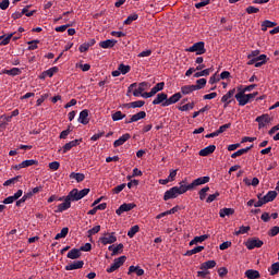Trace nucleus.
I'll use <instances>...</instances> for the list:
<instances>
[{"label":"nucleus","instance_id":"obj_9","mask_svg":"<svg viewBox=\"0 0 279 279\" xmlns=\"http://www.w3.org/2000/svg\"><path fill=\"white\" fill-rule=\"evenodd\" d=\"M255 121L256 123H258V130H263V128L267 126V123H271V118L269 117V114L264 113L262 116H258Z\"/></svg>","mask_w":279,"mask_h":279},{"label":"nucleus","instance_id":"obj_54","mask_svg":"<svg viewBox=\"0 0 279 279\" xmlns=\"http://www.w3.org/2000/svg\"><path fill=\"white\" fill-rule=\"evenodd\" d=\"M21 178V175H17V177H14V178H11L9 180H7L4 183H3V186H11V184H16V181Z\"/></svg>","mask_w":279,"mask_h":279},{"label":"nucleus","instance_id":"obj_53","mask_svg":"<svg viewBox=\"0 0 279 279\" xmlns=\"http://www.w3.org/2000/svg\"><path fill=\"white\" fill-rule=\"evenodd\" d=\"M219 195H221L219 192H216L215 194H210L206 198V204H213V202H215V199H217V197H219Z\"/></svg>","mask_w":279,"mask_h":279},{"label":"nucleus","instance_id":"obj_18","mask_svg":"<svg viewBox=\"0 0 279 279\" xmlns=\"http://www.w3.org/2000/svg\"><path fill=\"white\" fill-rule=\"evenodd\" d=\"M264 242L258 239H252L246 242L247 250H254L255 247H263Z\"/></svg>","mask_w":279,"mask_h":279},{"label":"nucleus","instance_id":"obj_56","mask_svg":"<svg viewBox=\"0 0 279 279\" xmlns=\"http://www.w3.org/2000/svg\"><path fill=\"white\" fill-rule=\"evenodd\" d=\"M141 175H143V171L138 170V168H134L133 169V174L129 175L126 178H128V180H132V178H138Z\"/></svg>","mask_w":279,"mask_h":279},{"label":"nucleus","instance_id":"obj_21","mask_svg":"<svg viewBox=\"0 0 279 279\" xmlns=\"http://www.w3.org/2000/svg\"><path fill=\"white\" fill-rule=\"evenodd\" d=\"M66 257L70 258L71 260H77V258L82 257V252L80 248H72L71 251L68 252Z\"/></svg>","mask_w":279,"mask_h":279},{"label":"nucleus","instance_id":"obj_35","mask_svg":"<svg viewBox=\"0 0 279 279\" xmlns=\"http://www.w3.org/2000/svg\"><path fill=\"white\" fill-rule=\"evenodd\" d=\"M252 147H254V145H251L246 148L239 149L238 151H235L231 155V158H239V156H243V154H247V151H250V149H252Z\"/></svg>","mask_w":279,"mask_h":279},{"label":"nucleus","instance_id":"obj_43","mask_svg":"<svg viewBox=\"0 0 279 279\" xmlns=\"http://www.w3.org/2000/svg\"><path fill=\"white\" fill-rule=\"evenodd\" d=\"M134 21H138V14H136V13L129 15L124 21V25H132V23H134Z\"/></svg>","mask_w":279,"mask_h":279},{"label":"nucleus","instance_id":"obj_16","mask_svg":"<svg viewBox=\"0 0 279 279\" xmlns=\"http://www.w3.org/2000/svg\"><path fill=\"white\" fill-rule=\"evenodd\" d=\"M167 97L169 96L166 93L158 94L156 98L153 100V106L161 105L162 108H165V101H167Z\"/></svg>","mask_w":279,"mask_h":279},{"label":"nucleus","instance_id":"obj_13","mask_svg":"<svg viewBox=\"0 0 279 279\" xmlns=\"http://www.w3.org/2000/svg\"><path fill=\"white\" fill-rule=\"evenodd\" d=\"M182 99V94L175 93L170 98H167V100L163 102V108H167V106H173V104H178Z\"/></svg>","mask_w":279,"mask_h":279},{"label":"nucleus","instance_id":"obj_2","mask_svg":"<svg viewBox=\"0 0 279 279\" xmlns=\"http://www.w3.org/2000/svg\"><path fill=\"white\" fill-rule=\"evenodd\" d=\"M89 193L90 189H83L81 191L77 189H73L68 195L70 196V199H72V202H80V199H84V197H86V195H88Z\"/></svg>","mask_w":279,"mask_h":279},{"label":"nucleus","instance_id":"obj_25","mask_svg":"<svg viewBox=\"0 0 279 279\" xmlns=\"http://www.w3.org/2000/svg\"><path fill=\"white\" fill-rule=\"evenodd\" d=\"M58 66L50 68L41 73L39 76L40 80H45V77H51L52 75H56L58 73Z\"/></svg>","mask_w":279,"mask_h":279},{"label":"nucleus","instance_id":"obj_23","mask_svg":"<svg viewBox=\"0 0 279 279\" xmlns=\"http://www.w3.org/2000/svg\"><path fill=\"white\" fill-rule=\"evenodd\" d=\"M132 274H136V276H144L145 270L143 268H141L140 266H130L128 276H132Z\"/></svg>","mask_w":279,"mask_h":279},{"label":"nucleus","instance_id":"obj_33","mask_svg":"<svg viewBox=\"0 0 279 279\" xmlns=\"http://www.w3.org/2000/svg\"><path fill=\"white\" fill-rule=\"evenodd\" d=\"M276 25H278L276 22L266 20V21L262 22V32H267V29H269L271 27H276Z\"/></svg>","mask_w":279,"mask_h":279},{"label":"nucleus","instance_id":"obj_30","mask_svg":"<svg viewBox=\"0 0 279 279\" xmlns=\"http://www.w3.org/2000/svg\"><path fill=\"white\" fill-rule=\"evenodd\" d=\"M276 197H278V192L269 191L263 198L266 202V204H269V202H274Z\"/></svg>","mask_w":279,"mask_h":279},{"label":"nucleus","instance_id":"obj_5","mask_svg":"<svg viewBox=\"0 0 279 279\" xmlns=\"http://www.w3.org/2000/svg\"><path fill=\"white\" fill-rule=\"evenodd\" d=\"M210 182V177H201L195 179L192 183L187 184L185 183V189L187 191H193L194 189H197V186H202L203 184H208Z\"/></svg>","mask_w":279,"mask_h":279},{"label":"nucleus","instance_id":"obj_4","mask_svg":"<svg viewBox=\"0 0 279 279\" xmlns=\"http://www.w3.org/2000/svg\"><path fill=\"white\" fill-rule=\"evenodd\" d=\"M186 51L190 53H196V56H204V53H206V44L204 41H197L187 48Z\"/></svg>","mask_w":279,"mask_h":279},{"label":"nucleus","instance_id":"obj_50","mask_svg":"<svg viewBox=\"0 0 279 279\" xmlns=\"http://www.w3.org/2000/svg\"><path fill=\"white\" fill-rule=\"evenodd\" d=\"M25 14V16H34V14H36V10L29 11V5L25 7L22 10V16Z\"/></svg>","mask_w":279,"mask_h":279},{"label":"nucleus","instance_id":"obj_64","mask_svg":"<svg viewBox=\"0 0 279 279\" xmlns=\"http://www.w3.org/2000/svg\"><path fill=\"white\" fill-rule=\"evenodd\" d=\"M10 8V0H2L0 2V10H8Z\"/></svg>","mask_w":279,"mask_h":279},{"label":"nucleus","instance_id":"obj_12","mask_svg":"<svg viewBox=\"0 0 279 279\" xmlns=\"http://www.w3.org/2000/svg\"><path fill=\"white\" fill-rule=\"evenodd\" d=\"M72 198L69 194L65 196L64 202L58 205V209L54 213H64V210H69L71 208Z\"/></svg>","mask_w":279,"mask_h":279},{"label":"nucleus","instance_id":"obj_15","mask_svg":"<svg viewBox=\"0 0 279 279\" xmlns=\"http://www.w3.org/2000/svg\"><path fill=\"white\" fill-rule=\"evenodd\" d=\"M88 109L82 110L78 116V123H82V125H88L90 123V119L88 118Z\"/></svg>","mask_w":279,"mask_h":279},{"label":"nucleus","instance_id":"obj_42","mask_svg":"<svg viewBox=\"0 0 279 279\" xmlns=\"http://www.w3.org/2000/svg\"><path fill=\"white\" fill-rule=\"evenodd\" d=\"M22 169H27V167H33V165H38V160L36 159H28L21 162Z\"/></svg>","mask_w":279,"mask_h":279},{"label":"nucleus","instance_id":"obj_7","mask_svg":"<svg viewBox=\"0 0 279 279\" xmlns=\"http://www.w3.org/2000/svg\"><path fill=\"white\" fill-rule=\"evenodd\" d=\"M165 88V82H160L157 83L151 89L150 92H145L142 94V97L144 99H149V97H154V95H156V93H160V90H163Z\"/></svg>","mask_w":279,"mask_h":279},{"label":"nucleus","instance_id":"obj_3","mask_svg":"<svg viewBox=\"0 0 279 279\" xmlns=\"http://www.w3.org/2000/svg\"><path fill=\"white\" fill-rule=\"evenodd\" d=\"M239 106H247L250 101H254V96L251 94H245V90H241L234 95Z\"/></svg>","mask_w":279,"mask_h":279},{"label":"nucleus","instance_id":"obj_34","mask_svg":"<svg viewBox=\"0 0 279 279\" xmlns=\"http://www.w3.org/2000/svg\"><path fill=\"white\" fill-rule=\"evenodd\" d=\"M70 180H76V182H84V180H86V175H84V173L72 172L70 174Z\"/></svg>","mask_w":279,"mask_h":279},{"label":"nucleus","instance_id":"obj_52","mask_svg":"<svg viewBox=\"0 0 279 279\" xmlns=\"http://www.w3.org/2000/svg\"><path fill=\"white\" fill-rule=\"evenodd\" d=\"M248 230H251L250 226H242L238 231H235V234L236 236H239V234H247Z\"/></svg>","mask_w":279,"mask_h":279},{"label":"nucleus","instance_id":"obj_27","mask_svg":"<svg viewBox=\"0 0 279 279\" xmlns=\"http://www.w3.org/2000/svg\"><path fill=\"white\" fill-rule=\"evenodd\" d=\"M143 106H145L144 100H136L129 104H124L123 108H143Z\"/></svg>","mask_w":279,"mask_h":279},{"label":"nucleus","instance_id":"obj_19","mask_svg":"<svg viewBox=\"0 0 279 279\" xmlns=\"http://www.w3.org/2000/svg\"><path fill=\"white\" fill-rule=\"evenodd\" d=\"M84 267V260H76L65 266V271H73L75 269H82Z\"/></svg>","mask_w":279,"mask_h":279},{"label":"nucleus","instance_id":"obj_60","mask_svg":"<svg viewBox=\"0 0 279 279\" xmlns=\"http://www.w3.org/2000/svg\"><path fill=\"white\" fill-rule=\"evenodd\" d=\"M268 234H269L270 236H278V234H279V227H278V226L272 227V228L268 231Z\"/></svg>","mask_w":279,"mask_h":279},{"label":"nucleus","instance_id":"obj_45","mask_svg":"<svg viewBox=\"0 0 279 279\" xmlns=\"http://www.w3.org/2000/svg\"><path fill=\"white\" fill-rule=\"evenodd\" d=\"M112 121H122V119H125V114L121 111H116L111 114Z\"/></svg>","mask_w":279,"mask_h":279},{"label":"nucleus","instance_id":"obj_58","mask_svg":"<svg viewBox=\"0 0 279 279\" xmlns=\"http://www.w3.org/2000/svg\"><path fill=\"white\" fill-rule=\"evenodd\" d=\"M230 128H232V123H227L221 125L217 132L218 134H223V132H226V130H230Z\"/></svg>","mask_w":279,"mask_h":279},{"label":"nucleus","instance_id":"obj_14","mask_svg":"<svg viewBox=\"0 0 279 279\" xmlns=\"http://www.w3.org/2000/svg\"><path fill=\"white\" fill-rule=\"evenodd\" d=\"M148 86H149V83H147V82L140 83L138 88L133 90V96L134 97H143V93H145V90H147Z\"/></svg>","mask_w":279,"mask_h":279},{"label":"nucleus","instance_id":"obj_17","mask_svg":"<svg viewBox=\"0 0 279 279\" xmlns=\"http://www.w3.org/2000/svg\"><path fill=\"white\" fill-rule=\"evenodd\" d=\"M130 138H132L130 133L123 134L122 136L119 137V140H116L113 142V147H121V145H125V143H128Z\"/></svg>","mask_w":279,"mask_h":279},{"label":"nucleus","instance_id":"obj_57","mask_svg":"<svg viewBox=\"0 0 279 279\" xmlns=\"http://www.w3.org/2000/svg\"><path fill=\"white\" fill-rule=\"evenodd\" d=\"M101 230V226H95L94 228L89 229L88 236H93V234H97Z\"/></svg>","mask_w":279,"mask_h":279},{"label":"nucleus","instance_id":"obj_20","mask_svg":"<svg viewBox=\"0 0 279 279\" xmlns=\"http://www.w3.org/2000/svg\"><path fill=\"white\" fill-rule=\"evenodd\" d=\"M81 143H82V138L74 140V141L66 143L63 146V154H66V151H71V149H73V147H77V145H80Z\"/></svg>","mask_w":279,"mask_h":279},{"label":"nucleus","instance_id":"obj_63","mask_svg":"<svg viewBox=\"0 0 279 279\" xmlns=\"http://www.w3.org/2000/svg\"><path fill=\"white\" fill-rule=\"evenodd\" d=\"M49 169H51V171H58V169H60V163L58 161H52L49 163Z\"/></svg>","mask_w":279,"mask_h":279},{"label":"nucleus","instance_id":"obj_39","mask_svg":"<svg viewBox=\"0 0 279 279\" xmlns=\"http://www.w3.org/2000/svg\"><path fill=\"white\" fill-rule=\"evenodd\" d=\"M138 230H141V227H138L137 225L131 227V229L128 231V238L134 239V236H136V233L138 232Z\"/></svg>","mask_w":279,"mask_h":279},{"label":"nucleus","instance_id":"obj_8","mask_svg":"<svg viewBox=\"0 0 279 279\" xmlns=\"http://www.w3.org/2000/svg\"><path fill=\"white\" fill-rule=\"evenodd\" d=\"M145 117H147V112L140 111L133 116H129V118L124 120V123L130 125V123H136L137 121H141V119H145Z\"/></svg>","mask_w":279,"mask_h":279},{"label":"nucleus","instance_id":"obj_61","mask_svg":"<svg viewBox=\"0 0 279 279\" xmlns=\"http://www.w3.org/2000/svg\"><path fill=\"white\" fill-rule=\"evenodd\" d=\"M69 27H71V24H65V25L57 26L54 28V32H58V33L66 32V29H69Z\"/></svg>","mask_w":279,"mask_h":279},{"label":"nucleus","instance_id":"obj_11","mask_svg":"<svg viewBox=\"0 0 279 279\" xmlns=\"http://www.w3.org/2000/svg\"><path fill=\"white\" fill-rule=\"evenodd\" d=\"M114 232L106 233L105 236L100 238L99 241L102 245H111V243H117V235Z\"/></svg>","mask_w":279,"mask_h":279},{"label":"nucleus","instance_id":"obj_36","mask_svg":"<svg viewBox=\"0 0 279 279\" xmlns=\"http://www.w3.org/2000/svg\"><path fill=\"white\" fill-rule=\"evenodd\" d=\"M195 89V85H184L181 87V93L183 95H191V93H194Z\"/></svg>","mask_w":279,"mask_h":279},{"label":"nucleus","instance_id":"obj_10","mask_svg":"<svg viewBox=\"0 0 279 279\" xmlns=\"http://www.w3.org/2000/svg\"><path fill=\"white\" fill-rule=\"evenodd\" d=\"M136 208V204L134 203H123L117 210L116 214L121 217L123 213H130V210H134Z\"/></svg>","mask_w":279,"mask_h":279},{"label":"nucleus","instance_id":"obj_24","mask_svg":"<svg viewBox=\"0 0 279 279\" xmlns=\"http://www.w3.org/2000/svg\"><path fill=\"white\" fill-rule=\"evenodd\" d=\"M114 45H117V39H107L99 43V47H101V49H112Z\"/></svg>","mask_w":279,"mask_h":279},{"label":"nucleus","instance_id":"obj_28","mask_svg":"<svg viewBox=\"0 0 279 279\" xmlns=\"http://www.w3.org/2000/svg\"><path fill=\"white\" fill-rule=\"evenodd\" d=\"M13 36H14V33L0 36V46L5 47V45H10V40H12Z\"/></svg>","mask_w":279,"mask_h":279},{"label":"nucleus","instance_id":"obj_22","mask_svg":"<svg viewBox=\"0 0 279 279\" xmlns=\"http://www.w3.org/2000/svg\"><path fill=\"white\" fill-rule=\"evenodd\" d=\"M215 149H217V146L215 145H209L203 149L199 150L198 155L206 157V156H210V154H215Z\"/></svg>","mask_w":279,"mask_h":279},{"label":"nucleus","instance_id":"obj_26","mask_svg":"<svg viewBox=\"0 0 279 279\" xmlns=\"http://www.w3.org/2000/svg\"><path fill=\"white\" fill-rule=\"evenodd\" d=\"M236 93V88H232L230 89L227 94H225L222 97H221V101H230L232 104V101H234V95Z\"/></svg>","mask_w":279,"mask_h":279},{"label":"nucleus","instance_id":"obj_48","mask_svg":"<svg viewBox=\"0 0 279 279\" xmlns=\"http://www.w3.org/2000/svg\"><path fill=\"white\" fill-rule=\"evenodd\" d=\"M193 108H195V102H189L186 105L179 107V110L181 112H187V110H193Z\"/></svg>","mask_w":279,"mask_h":279},{"label":"nucleus","instance_id":"obj_31","mask_svg":"<svg viewBox=\"0 0 279 279\" xmlns=\"http://www.w3.org/2000/svg\"><path fill=\"white\" fill-rule=\"evenodd\" d=\"M215 267H217V262H215V260H207V262H204V263L201 265V269H202V270L215 269Z\"/></svg>","mask_w":279,"mask_h":279},{"label":"nucleus","instance_id":"obj_59","mask_svg":"<svg viewBox=\"0 0 279 279\" xmlns=\"http://www.w3.org/2000/svg\"><path fill=\"white\" fill-rule=\"evenodd\" d=\"M246 12L248 14H258V12H260V9L250 5L246 8Z\"/></svg>","mask_w":279,"mask_h":279},{"label":"nucleus","instance_id":"obj_51","mask_svg":"<svg viewBox=\"0 0 279 279\" xmlns=\"http://www.w3.org/2000/svg\"><path fill=\"white\" fill-rule=\"evenodd\" d=\"M38 43H40V40H38V39L28 41V45H29L28 50L34 51V50L38 49Z\"/></svg>","mask_w":279,"mask_h":279},{"label":"nucleus","instance_id":"obj_40","mask_svg":"<svg viewBox=\"0 0 279 279\" xmlns=\"http://www.w3.org/2000/svg\"><path fill=\"white\" fill-rule=\"evenodd\" d=\"M66 234H69V227L62 228L60 233H57L54 239L56 241H59V239H66Z\"/></svg>","mask_w":279,"mask_h":279},{"label":"nucleus","instance_id":"obj_55","mask_svg":"<svg viewBox=\"0 0 279 279\" xmlns=\"http://www.w3.org/2000/svg\"><path fill=\"white\" fill-rule=\"evenodd\" d=\"M210 1H215V0H201V2L195 4L196 10L205 8V5H208Z\"/></svg>","mask_w":279,"mask_h":279},{"label":"nucleus","instance_id":"obj_41","mask_svg":"<svg viewBox=\"0 0 279 279\" xmlns=\"http://www.w3.org/2000/svg\"><path fill=\"white\" fill-rule=\"evenodd\" d=\"M268 271L270 276H277L279 274V262L274 263L269 268Z\"/></svg>","mask_w":279,"mask_h":279},{"label":"nucleus","instance_id":"obj_32","mask_svg":"<svg viewBox=\"0 0 279 279\" xmlns=\"http://www.w3.org/2000/svg\"><path fill=\"white\" fill-rule=\"evenodd\" d=\"M4 75H11V77H16L23 73L19 68H12L11 70H3Z\"/></svg>","mask_w":279,"mask_h":279},{"label":"nucleus","instance_id":"obj_47","mask_svg":"<svg viewBox=\"0 0 279 279\" xmlns=\"http://www.w3.org/2000/svg\"><path fill=\"white\" fill-rule=\"evenodd\" d=\"M208 191H210L209 186H205L199 190L198 195H199L201 202H204V199H206V194L208 193Z\"/></svg>","mask_w":279,"mask_h":279},{"label":"nucleus","instance_id":"obj_46","mask_svg":"<svg viewBox=\"0 0 279 279\" xmlns=\"http://www.w3.org/2000/svg\"><path fill=\"white\" fill-rule=\"evenodd\" d=\"M210 75V69L199 70V72L194 73V77H208Z\"/></svg>","mask_w":279,"mask_h":279},{"label":"nucleus","instance_id":"obj_38","mask_svg":"<svg viewBox=\"0 0 279 279\" xmlns=\"http://www.w3.org/2000/svg\"><path fill=\"white\" fill-rule=\"evenodd\" d=\"M234 213V209L225 207L220 209L219 215L223 219L225 217H230Z\"/></svg>","mask_w":279,"mask_h":279},{"label":"nucleus","instance_id":"obj_1","mask_svg":"<svg viewBox=\"0 0 279 279\" xmlns=\"http://www.w3.org/2000/svg\"><path fill=\"white\" fill-rule=\"evenodd\" d=\"M180 186H173L170 190H167L163 194V202H169V199H175L180 195L186 193V180L181 181Z\"/></svg>","mask_w":279,"mask_h":279},{"label":"nucleus","instance_id":"obj_62","mask_svg":"<svg viewBox=\"0 0 279 279\" xmlns=\"http://www.w3.org/2000/svg\"><path fill=\"white\" fill-rule=\"evenodd\" d=\"M122 251H123V244L120 243L116 247H113V252H112L111 256H117V254H119V252H122Z\"/></svg>","mask_w":279,"mask_h":279},{"label":"nucleus","instance_id":"obj_29","mask_svg":"<svg viewBox=\"0 0 279 279\" xmlns=\"http://www.w3.org/2000/svg\"><path fill=\"white\" fill-rule=\"evenodd\" d=\"M245 277L248 279H258L260 278V272H258V270L248 269L245 271Z\"/></svg>","mask_w":279,"mask_h":279},{"label":"nucleus","instance_id":"obj_6","mask_svg":"<svg viewBox=\"0 0 279 279\" xmlns=\"http://www.w3.org/2000/svg\"><path fill=\"white\" fill-rule=\"evenodd\" d=\"M125 260H128V257L125 255H122L113 260V264L110 268H107V274H112L117 271L121 266L125 264Z\"/></svg>","mask_w":279,"mask_h":279},{"label":"nucleus","instance_id":"obj_44","mask_svg":"<svg viewBox=\"0 0 279 279\" xmlns=\"http://www.w3.org/2000/svg\"><path fill=\"white\" fill-rule=\"evenodd\" d=\"M206 84H207L206 78H198V80L196 81V85H194V88H195L196 90H202V88H204V87L206 86Z\"/></svg>","mask_w":279,"mask_h":279},{"label":"nucleus","instance_id":"obj_49","mask_svg":"<svg viewBox=\"0 0 279 279\" xmlns=\"http://www.w3.org/2000/svg\"><path fill=\"white\" fill-rule=\"evenodd\" d=\"M120 73H122V75H128V72L131 71V66L130 65H125L123 63H121L119 66H118Z\"/></svg>","mask_w":279,"mask_h":279},{"label":"nucleus","instance_id":"obj_37","mask_svg":"<svg viewBox=\"0 0 279 279\" xmlns=\"http://www.w3.org/2000/svg\"><path fill=\"white\" fill-rule=\"evenodd\" d=\"M199 252H204V246H196L190 251H186L183 256H193L194 254H199Z\"/></svg>","mask_w":279,"mask_h":279}]
</instances>
